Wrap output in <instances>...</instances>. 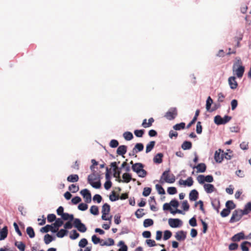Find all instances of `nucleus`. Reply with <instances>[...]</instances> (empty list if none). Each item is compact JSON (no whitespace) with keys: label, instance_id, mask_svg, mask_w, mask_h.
Returning a JSON list of instances; mask_svg holds the SVG:
<instances>
[{"label":"nucleus","instance_id":"nucleus-7","mask_svg":"<svg viewBox=\"0 0 251 251\" xmlns=\"http://www.w3.org/2000/svg\"><path fill=\"white\" fill-rule=\"evenodd\" d=\"M244 67L242 66H236L235 65H233V71L234 75H236L238 78H241L244 73Z\"/></svg>","mask_w":251,"mask_h":251},{"label":"nucleus","instance_id":"nucleus-34","mask_svg":"<svg viewBox=\"0 0 251 251\" xmlns=\"http://www.w3.org/2000/svg\"><path fill=\"white\" fill-rule=\"evenodd\" d=\"M133 149L136 151L137 152H138L143 150L144 145L142 143H137L135 145Z\"/></svg>","mask_w":251,"mask_h":251},{"label":"nucleus","instance_id":"nucleus-53","mask_svg":"<svg viewBox=\"0 0 251 251\" xmlns=\"http://www.w3.org/2000/svg\"><path fill=\"white\" fill-rule=\"evenodd\" d=\"M118 145H119L118 141L115 139L111 140L109 143L110 147L111 148H113L117 147L118 146Z\"/></svg>","mask_w":251,"mask_h":251},{"label":"nucleus","instance_id":"nucleus-57","mask_svg":"<svg viewBox=\"0 0 251 251\" xmlns=\"http://www.w3.org/2000/svg\"><path fill=\"white\" fill-rule=\"evenodd\" d=\"M202 126L201 122H198L196 126V132L198 134H201L202 132Z\"/></svg>","mask_w":251,"mask_h":251},{"label":"nucleus","instance_id":"nucleus-3","mask_svg":"<svg viewBox=\"0 0 251 251\" xmlns=\"http://www.w3.org/2000/svg\"><path fill=\"white\" fill-rule=\"evenodd\" d=\"M144 165L141 163H136L132 166V170L136 172L138 176L141 177H144L146 176L147 173L143 169Z\"/></svg>","mask_w":251,"mask_h":251},{"label":"nucleus","instance_id":"nucleus-28","mask_svg":"<svg viewBox=\"0 0 251 251\" xmlns=\"http://www.w3.org/2000/svg\"><path fill=\"white\" fill-rule=\"evenodd\" d=\"M242 211L244 215L249 214L251 211V202H248Z\"/></svg>","mask_w":251,"mask_h":251},{"label":"nucleus","instance_id":"nucleus-24","mask_svg":"<svg viewBox=\"0 0 251 251\" xmlns=\"http://www.w3.org/2000/svg\"><path fill=\"white\" fill-rule=\"evenodd\" d=\"M155 144V142L154 141L150 142L146 146V152L148 153L150 152L153 149Z\"/></svg>","mask_w":251,"mask_h":251},{"label":"nucleus","instance_id":"nucleus-63","mask_svg":"<svg viewBox=\"0 0 251 251\" xmlns=\"http://www.w3.org/2000/svg\"><path fill=\"white\" fill-rule=\"evenodd\" d=\"M79 236V233L75 230L72 231V234L70 235V238L72 239H75Z\"/></svg>","mask_w":251,"mask_h":251},{"label":"nucleus","instance_id":"nucleus-25","mask_svg":"<svg viewBox=\"0 0 251 251\" xmlns=\"http://www.w3.org/2000/svg\"><path fill=\"white\" fill-rule=\"evenodd\" d=\"M110 210V205L107 203H104L102 207L101 212L103 214H108Z\"/></svg>","mask_w":251,"mask_h":251},{"label":"nucleus","instance_id":"nucleus-14","mask_svg":"<svg viewBox=\"0 0 251 251\" xmlns=\"http://www.w3.org/2000/svg\"><path fill=\"white\" fill-rule=\"evenodd\" d=\"M228 83L232 89H235L238 86L237 82L236 81L235 76H230L228 78Z\"/></svg>","mask_w":251,"mask_h":251},{"label":"nucleus","instance_id":"nucleus-1","mask_svg":"<svg viewBox=\"0 0 251 251\" xmlns=\"http://www.w3.org/2000/svg\"><path fill=\"white\" fill-rule=\"evenodd\" d=\"M99 175L94 172L88 176V183L94 188L99 189L101 186Z\"/></svg>","mask_w":251,"mask_h":251},{"label":"nucleus","instance_id":"nucleus-50","mask_svg":"<svg viewBox=\"0 0 251 251\" xmlns=\"http://www.w3.org/2000/svg\"><path fill=\"white\" fill-rule=\"evenodd\" d=\"M167 192L170 195H174L177 193V190L175 187H170L168 188Z\"/></svg>","mask_w":251,"mask_h":251},{"label":"nucleus","instance_id":"nucleus-47","mask_svg":"<svg viewBox=\"0 0 251 251\" xmlns=\"http://www.w3.org/2000/svg\"><path fill=\"white\" fill-rule=\"evenodd\" d=\"M63 224V222L62 220L60 218H58L56 220L55 223L53 224V226L54 227L58 228Z\"/></svg>","mask_w":251,"mask_h":251},{"label":"nucleus","instance_id":"nucleus-46","mask_svg":"<svg viewBox=\"0 0 251 251\" xmlns=\"http://www.w3.org/2000/svg\"><path fill=\"white\" fill-rule=\"evenodd\" d=\"M145 130L144 129L135 130L134 133L137 137H142L144 133Z\"/></svg>","mask_w":251,"mask_h":251},{"label":"nucleus","instance_id":"nucleus-38","mask_svg":"<svg viewBox=\"0 0 251 251\" xmlns=\"http://www.w3.org/2000/svg\"><path fill=\"white\" fill-rule=\"evenodd\" d=\"M53 240V238L52 236L50 235L49 234H46L44 236V242L46 244H49Z\"/></svg>","mask_w":251,"mask_h":251},{"label":"nucleus","instance_id":"nucleus-39","mask_svg":"<svg viewBox=\"0 0 251 251\" xmlns=\"http://www.w3.org/2000/svg\"><path fill=\"white\" fill-rule=\"evenodd\" d=\"M214 122L217 125H223V118L219 115H217L214 117Z\"/></svg>","mask_w":251,"mask_h":251},{"label":"nucleus","instance_id":"nucleus-36","mask_svg":"<svg viewBox=\"0 0 251 251\" xmlns=\"http://www.w3.org/2000/svg\"><path fill=\"white\" fill-rule=\"evenodd\" d=\"M185 124L184 123H180V124H177L175 125L173 128L174 129L176 130H179L182 129H184L185 128Z\"/></svg>","mask_w":251,"mask_h":251},{"label":"nucleus","instance_id":"nucleus-29","mask_svg":"<svg viewBox=\"0 0 251 251\" xmlns=\"http://www.w3.org/2000/svg\"><path fill=\"white\" fill-rule=\"evenodd\" d=\"M123 182L128 183L131 180V176L128 173H124L123 175Z\"/></svg>","mask_w":251,"mask_h":251},{"label":"nucleus","instance_id":"nucleus-26","mask_svg":"<svg viewBox=\"0 0 251 251\" xmlns=\"http://www.w3.org/2000/svg\"><path fill=\"white\" fill-rule=\"evenodd\" d=\"M192 146V143L190 141H184L181 145V148L184 150H189L191 149Z\"/></svg>","mask_w":251,"mask_h":251},{"label":"nucleus","instance_id":"nucleus-33","mask_svg":"<svg viewBox=\"0 0 251 251\" xmlns=\"http://www.w3.org/2000/svg\"><path fill=\"white\" fill-rule=\"evenodd\" d=\"M153 224V221L151 219H145L143 223V225L145 227H147L152 226Z\"/></svg>","mask_w":251,"mask_h":251},{"label":"nucleus","instance_id":"nucleus-12","mask_svg":"<svg viewBox=\"0 0 251 251\" xmlns=\"http://www.w3.org/2000/svg\"><path fill=\"white\" fill-rule=\"evenodd\" d=\"M231 203L233 205V202L232 201H228L226 203V208L224 209L221 212V215L222 217H226L230 213V210L229 209L228 205L229 203Z\"/></svg>","mask_w":251,"mask_h":251},{"label":"nucleus","instance_id":"nucleus-2","mask_svg":"<svg viewBox=\"0 0 251 251\" xmlns=\"http://www.w3.org/2000/svg\"><path fill=\"white\" fill-rule=\"evenodd\" d=\"M175 180V176L173 174H171L170 169H168L163 173L159 182L161 184H163L164 182L173 183Z\"/></svg>","mask_w":251,"mask_h":251},{"label":"nucleus","instance_id":"nucleus-56","mask_svg":"<svg viewBox=\"0 0 251 251\" xmlns=\"http://www.w3.org/2000/svg\"><path fill=\"white\" fill-rule=\"evenodd\" d=\"M238 248V245L237 243H231L228 246V249L230 251L236 250Z\"/></svg>","mask_w":251,"mask_h":251},{"label":"nucleus","instance_id":"nucleus-22","mask_svg":"<svg viewBox=\"0 0 251 251\" xmlns=\"http://www.w3.org/2000/svg\"><path fill=\"white\" fill-rule=\"evenodd\" d=\"M203 187L205 191L207 193H211L215 190V188L213 184H204Z\"/></svg>","mask_w":251,"mask_h":251},{"label":"nucleus","instance_id":"nucleus-17","mask_svg":"<svg viewBox=\"0 0 251 251\" xmlns=\"http://www.w3.org/2000/svg\"><path fill=\"white\" fill-rule=\"evenodd\" d=\"M127 146L125 145L120 146L117 150V153L118 155H122L124 157V155L126 152Z\"/></svg>","mask_w":251,"mask_h":251},{"label":"nucleus","instance_id":"nucleus-19","mask_svg":"<svg viewBox=\"0 0 251 251\" xmlns=\"http://www.w3.org/2000/svg\"><path fill=\"white\" fill-rule=\"evenodd\" d=\"M8 234V228L7 226H4L0 231V240L5 239Z\"/></svg>","mask_w":251,"mask_h":251},{"label":"nucleus","instance_id":"nucleus-61","mask_svg":"<svg viewBox=\"0 0 251 251\" xmlns=\"http://www.w3.org/2000/svg\"><path fill=\"white\" fill-rule=\"evenodd\" d=\"M93 200L94 201H96L98 203H100L102 200V197L99 194H96L93 197Z\"/></svg>","mask_w":251,"mask_h":251},{"label":"nucleus","instance_id":"nucleus-23","mask_svg":"<svg viewBox=\"0 0 251 251\" xmlns=\"http://www.w3.org/2000/svg\"><path fill=\"white\" fill-rule=\"evenodd\" d=\"M79 179V177L77 175H71L67 177V180L69 182H75Z\"/></svg>","mask_w":251,"mask_h":251},{"label":"nucleus","instance_id":"nucleus-13","mask_svg":"<svg viewBox=\"0 0 251 251\" xmlns=\"http://www.w3.org/2000/svg\"><path fill=\"white\" fill-rule=\"evenodd\" d=\"M193 169H197V173H203L206 171V166L204 163H201L199 164L197 166H190Z\"/></svg>","mask_w":251,"mask_h":251},{"label":"nucleus","instance_id":"nucleus-8","mask_svg":"<svg viewBox=\"0 0 251 251\" xmlns=\"http://www.w3.org/2000/svg\"><path fill=\"white\" fill-rule=\"evenodd\" d=\"M168 223L169 226L173 228L180 227L182 225V221L179 219L170 218L168 220Z\"/></svg>","mask_w":251,"mask_h":251},{"label":"nucleus","instance_id":"nucleus-20","mask_svg":"<svg viewBox=\"0 0 251 251\" xmlns=\"http://www.w3.org/2000/svg\"><path fill=\"white\" fill-rule=\"evenodd\" d=\"M147 119H145L143 120L142 126L144 128H147L151 126L152 125V123L154 122V120L153 118H150L148 120V122H147Z\"/></svg>","mask_w":251,"mask_h":251},{"label":"nucleus","instance_id":"nucleus-43","mask_svg":"<svg viewBox=\"0 0 251 251\" xmlns=\"http://www.w3.org/2000/svg\"><path fill=\"white\" fill-rule=\"evenodd\" d=\"M220 201L219 200H215L213 201L212 202V205L213 206L214 208L217 210V211L219 212V209L220 208Z\"/></svg>","mask_w":251,"mask_h":251},{"label":"nucleus","instance_id":"nucleus-60","mask_svg":"<svg viewBox=\"0 0 251 251\" xmlns=\"http://www.w3.org/2000/svg\"><path fill=\"white\" fill-rule=\"evenodd\" d=\"M78 208L81 211H85L88 208V205L86 203H81L78 206Z\"/></svg>","mask_w":251,"mask_h":251},{"label":"nucleus","instance_id":"nucleus-6","mask_svg":"<svg viewBox=\"0 0 251 251\" xmlns=\"http://www.w3.org/2000/svg\"><path fill=\"white\" fill-rule=\"evenodd\" d=\"M177 115V109L176 107H173L170 108L168 111H167L165 115V117L169 120H174Z\"/></svg>","mask_w":251,"mask_h":251},{"label":"nucleus","instance_id":"nucleus-37","mask_svg":"<svg viewBox=\"0 0 251 251\" xmlns=\"http://www.w3.org/2000/svg\"><path fill=\"white\" fill-rule=\"evenodd\" d=\"M69 190L73 193H76L79 190V187L75 184H73L69 186Z\"/></svg>","mask_w":251,"mask_h":251},{"label":"nucleus","instance_id":"nucleus-45","mask_svg":"<svg viewBox=\"0 0 251 251\" xmlns=\"http://www.w3.org/2000/svg\"><path fill=\"white\" fill-rule=\"evenodd\" d=\"M144 209H138L136 212H135V216L137 218H140L142 217L144 215L145 213L143 212Z\"/></svg>","mask_w":251,"mask_h":251},{"label":"nucleus","instance_id":"nucleus-30","mask_svg":"<svg viewBox=\"0 0 251 251\" xmlns=\"http://www.w3.org/2000/svg\"><path fill=\"white\" fill-rule=\"evenodd\" d=\"M15 245L19 249L20 251H25V246L23 242L16 241L15 243Z\"/></svg>","mask_w":251,"mask_h":251},{"label":"nucleus","instance_id":"nucleus-9","mask_svg":"<svg viewBox=\"0 0 251 251\" xmlns=\"http://www.w3.org/2000/svg\"><path fill=\"white\" fill-rule=\"evenodd\" d=\"M80 194L85 199V201L87 203H90L91 201V194L89 191L87 189H84L80 191Z\"/></svg>","mask_w":251,"mask_h":251},{"label":"nucleus","instance_id":"nucleus-64","mask_svg":"<svg viewBox=\"0 0 251 251\" xmlns=\"http://www.w3.org/2000/svg\"><path fill=\"white\" fill-rule=\"evenodd\" d=\"M120 245H122V247L119 250V251H127V247L124 244L123 241H121L119 242Z\"/></svg>","mask_w":251,"mask_h":251},{"label":"nucleus","instance_id":"nucleus-15","mask_svg":"<svg viewBox=\"0 0 251 251\" xmlns=\"http://www.w3.org/2000/svg\"><path fill=\"white\" fill-rule=\"evenodd\" d=\"M247 239L246 237L245 236L243 232H241L240 233H238L235 235H234L231 238V240L233 242H238L241 239Z\"/></svg>","mask_w":251,"mask_h":251},{"label":"nucleus","instance_id":"nucleus-35","mask_svg":"<svg viewBox=\"0 0 251 251\" xmlns=\"http://www.w3.org/2000/svg\"><path fill=\"white\" fill-rule=\"evenodd\" d=\"M123 136L124 138L127 141L131 140L133 138L132 133L129 131L125 132Z\"/></svg>","mask_w":251,"mask_h":251},{"label":"nucleus","instance_id":"nucleus-51","mask_svg":"<svg viewBox=\"0 0 251 251\" xmlns=\"http://www.w3.org/2000/svg\"><path fill=\"white\" fill-rule=\"evenodd\" d=\"M155 188L159 194H164L165 193V190L161 185L159 184H156Z\"/></svg>","mask_w":251,"mask_h":251},{"label":"nucleus","instance_id":"nucleus-42","mask_svg":"<svg viewBox=\"0 0 251 251\" xmlns=\"http://www.w3.org/2000/svg\"><path fill=\"white\" fill-rule=\"evenodd\" d=\"M68 231L66 229H61L57 232L56 235L58 237L62 238L67 234Z\"/></svg>","mask_w":251,"mask_h":251},{"label":"nucleus","instance_id":"nucleus-55","mask_svg":"<svg viewBox=\"0 0 251 251\" xmlns=\"http://www.w3.org/2000/svg\"><path fill=\"white\" fill-rule=\"evenodd\" d=\"M189 204L188 201L185 200L182 203V207L184 211H188L189 209Z\"/></svg>","mask_w":251,"mask_h":251},{"label":"nucleus","instance_id":"nucleus-40","mask_svg":"<svg viewBox=\"0 0 251 251\" xmlns=\"http://www.w3.org/2000/svg\"><path fill=\"white\" fill-rule=\"evenodd\" d=\"M91 213L93 215H97L99 214V208L96 205H93L90 209Z\"/></svg>","mask_w":251,"mask_h":251},{"label":"nucleus","instance_id":"nucleus-27","mask_svg":"<svg viewBox=\"0 0 251 251\" xmlns=\"http://www.w3.org/2000/svg\"><path fill=\"white\" fill-rule=\"evenodd\" d=\"M61 217L64 220H69L70 221H72L73 220H74L73 215L69 214L67 213H64L63 214H62Z\"/></svg>","mask_w":251,"mask_h":251},{"label":"nucleus","instance_id":"nucleus-31","mask_svg":"<svg viewBox=\"0 0 251 251\" xmlns=\"http://www.w3.org/2000/svg\"><path fill=\"white\" fill-rule=\"evenodd\" d=\"M26 233L30 238H32L35 236V232L33 228L31 226H28L26 228Z\"/></svg>","mask_w":251,"mask_h":251},{"label":"nucleus","instance_id":"nucleus-10","mask_svg":"<svg viewBox=\"0 0 251 251\" xmlns=\"http://www.w3.org/2000/svg\"><path fill=\"white\" fill-rule=\"evenodd\" d=\"M224 151L221 149L215 151L214 154V159L217 162L221 163L224 159Z\"/></svg>","mask_w":251,"mask_h":251},{"label":"nucleus","instance_id":"nucleus-59","mask_svg":"<svg viewBox=\"0 0 251 251\" xmlns=\"http://www.w3.org/2000/svg\"><path fill=\"white\" fill-rule=\"evenodd\" d=\"M48 221L50 223L56 220V216L54 214H50L47 216Z\"/></svg>","mask_w":251,"mask_h":251},{"label":"nucleus","instance_id":"nucleus-11","mask_svg":"<svg viewBox=\"0 0 251 251\" xmlns=\"http://www.w3.org/2000/svg\"><path fill=\"white\" fill-rule=\"evenodd\" d=\"M187 232L183 230H180L176 233L175 237L178 241H184L186 238Z\"/></svg>","mask_w":251,"mask_h":251},{"label":"nucleus","instance_id":"nucleus-18","mask_svg":"<svg viewBox=\"0 0 251 251\" xmlns=\"http://www.w3.org/2000/svg\"><path fill=\"white\" fill-rule=\"evenodd\" d=\"M193 182L194 181L192 177H189L186 180H180L179 181V183L180 185H184L188 186H191L193 185Z\"/></svg>","mask_w":251,"mask_h":251},{"label":"nucleus","instance_id":"nucleus-5","mask_svg":"<svg viewBox=\"0 0 251 251\" xmlns=\"http://www.w3.org/2000/svg\"><path fill=\"white\" fill-rule=\"evenodd\" d=\"M74 226L81 232H85L87 230V228L85 225L82 223L80 220L79 219L76 218L74 219Z\"/></svg>","mask_w":251,"mask_h":251},{"label":"nucleus","instance_id":"nucleus-44","mask_svg":"<svg viewBox=\"0 0 251 251\" xmlns=\"http://www.w3.org/2000/svg\"><path fill=\"white\" fill-rule=\"evenodd\" d=\"M109 199L112 201H116L119 199V196L116 195L114 191H113L112 194L109 196Z\"/></svg>","mask_w":251,"mask_h":251},{"label":"nucleus","instance_id":"nucleus-4","mask_svg":"<svg viewBox=\"0 0 251 251\" xmlns=\"http://www.w3.org/2000/svg\"><path fill=\"white\" fill-rule=\"evenodd\" d=\"M243 215H244V214L243 213L242 210H235L232 213L231 217L229 220V222L231 223H233L234 222H238L241 219Z\"/></svg>","mask_w":251,"mask_h":251},{"label":"nucleus","instance_id":"nucleus-48","mask_svg":"<svg viewBox=\"0 0 251 251\" xmlns=\"http://www.w3.org/2000/svg\"><path fill=\"white\" fill-rule=\"evenodd\" d=\"M172 235V232L170 230H165L164 232L163 239L164 240H167L171 238Z\"/></svg>","mask_w":251,"mask_h":251},{"label":"nucleus","instance_id":"nucleus-54","mask_svg":"<svg viewBox=\"0 0 251 251\" xmlns=\"http://www.w3.org/2000/svg\"><path fill=\"white\" fill-rule=\"evenodd\" d=\"M51 227H52V226L47 225L44 227H42L40 229V231L41 232H48L50 230V228H51Z\"/></svg>","mask_w":251,"mask_h":251},{"label":"nucleus","instance_id":"nucleus-21","mask_svg":"<svg viewBox=\"0 0 251 251\" xmlns=\"http://www.w3.org/2000/svg\"><path fill=\"white\" fill-rule=\"evenodd\" d=\"M163 154L162 153H158L156 154L153 157V160L154 163L156 164H160L162 162V158Z\"/></svg>","mask_w":251,"mask_h":251},{"label":"nucleus","instance_id":"nucleus-58","mask_svg":"<svg viewBox=\"0 0 251 251\" xmlns=\"http://www.w3.org/2000/svg\"><path fill=\"white\" fill-rule=\"evenodd\" d=\"M205 176L203 175H199L197 176V179L199 183L202 184L205 182Z\"/></svg>","mask_w":251,"mask_h":251},{"label":"nucleus","instance_id":"nucleus-32","mask_svg":"<svg viewBox=\"0 0 251 251\" xmlns=\"http://www.w3.org/2000/svg\"><path fill=\"white\" fill-rule=\"evenodd\" d=\"M247 245H249L250 246H251V243L248 241H245L241 244V248L242 251H249V248L247 246Z\"/></svg>","mask_w":251,"mask_h":251},{"label":"nucleus","instance_id":"nucleus-52","mask_svg":"<svg viewBox=\"0 0 251 251\" xmlns=\"http://www.w3.org/2000/svg\"><path fill=\"white\" fill-rule=\"evenodd\" d=\"M88 244V241L86 239L83 238L80 240L79 242V246L81 248H84Z\"/></svg>","mask_w":251,"mask_h":251},{"label":"nucleus","instance_id":"nucleus-49","mask_svg":"<svg viewBox=\"0 0 251 251\" xmlns=\"http://www.w3.org/2000/svg\"><path fill=\"white\" fill-rule=\"evenodd\" d=\"M151 191V189L150 187H145L143 192V195L145 197H147L150 195Z\"/></svg>","mask_w":251,"mask_h":251},{"label":"nucleus","instance_id":"nucleus-16","mask_svg":"<svg viewBox=\"0 0 251 251\" xmlns=\"http://www.w3.org/2000/svg\"><path fill=\"white\" fill-rule=\"evenodd\" d=\"M199 197V193L198 192L195 190H192L189 193V200L191 201H196Z\"/></svg>","mask_w":251,"mask_h":251},{"label":"nucleus","instance_id":"nucleus-62","mask_svg":"<svg viewBox=\"0 0 251 251\" xmlns=\"http://www.w3.org/2000/svg\"><path fill=\"white\" fill-rule=\"evenodd\" d=\"M81 201V198L78 196H76L72 199V202L73 204H76Z\"/></svg>","mask_w":251,"mask_h":251},{"label":"nucleus","instance_id":"nucleus-41","mask_svg":"<svg viewBox=\"0 0 251 251\" xmlns=\"http://www.w3.org/2000/svg\"><path fill=\"white\" fill-rule=\"evenodd\" d=\"M213 103V100L210 96H209L206 100V109L207 111H210L211 104Z\"/></svg>","mask_w":251,"mask_h":251}]
</instances>
